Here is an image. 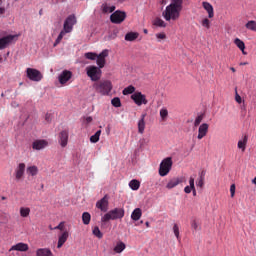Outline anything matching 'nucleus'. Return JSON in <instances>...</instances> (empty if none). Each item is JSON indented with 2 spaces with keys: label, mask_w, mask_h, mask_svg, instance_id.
Wrapping results in <instances>:
<instances>
[{
  "label": "nucleus",
  "mask_w": 256,
  "mask_h": 256,
  "mask_svg": "<svg viewBox=\"0 0 256 256\" xmlns=\"http://www.w3.org/2000/svg\"><path fill=\"white\" fill-rule=\"evenodd\" d=\"M183 11V4L178 0H172V2L166 7L165 11L162 12V17L165 21H177Z\"/></svg>",
  "instance_id": "1"
},
{
  "label": "nucleus",
  "mask_w": 256,
  "mask_h": 256,
  "mask_svg": "<svg viewBox=\"0 0 256 256\" xmlns=\"http://www.w3.org/2000/svg\"><path fill=\"white\" fill-rule=\"evenodd\" d=\"M93 89L99 95L107 96L113 91V83L110 80H100L93 84Z\"/></svg>",
  "instance_id": "2"
},
{
  "label": "nucleus",
  "mask_w": 256,
  "mask_h": 256,
  "mask_svg": "<svg viewBox=\"0 0 256 256\" xmlns=\"http://www.w3.org/2000/svg\"><path fill=\"white\" fill-rule=\"evenodd\" d=\"M125 217V210L123 208H114L101 218L102 223H109V221H116Z\"/></svg>",
  "instance_id": "3"
},
{
  "label": "nucleus",
  "mask_w": 256,
  "mask_h": 256,
  "mask_svg": "<svg viewBox=\"0 0 256 256\" xmlns=\"http://www.w3.org/2000/svg\"><path fill=\"white\" fill-rule=\"evenodd\" d=\"M171 167H173V158L167 157L163 159L159 167V176L166 177V175H169V171H171Z\"/></svg>",
  "instance_id": "4"
},
{
  "label": "nucleus",
  "mask_w": 256,
  "mask_h": 256,
  "mask_svg": "<svg viewBox=\"0 0 256 256\" xmlns=\"http://www.w3.org/2000/svg\"><path fill=\"white\" fill-rule=\"evenodd\" d=\"M86 73L88 75V77L91 79V81H99V79H101V75H102V71L101 68L97 67V66H88L86 68Z\"/></svg>",
  "instance_id": "5"
},
{
  "label": "nucleus",
  "mask_w": 256,
  "mask_h": 256,
  "mask_svg": "<svg viewBox=\"0 0 256 256\" xmlns=\"http://www.w3.org/2000/svg\"><path fill=\"white\" fill-rule=\"evenodd\" d=\"M26 74L28 79H30V81L39 82L41 81V79H43V74H41V71L35 68H27Z\"/></svg>",
  "instance_id": "6"
},
{
  "label": "nucleus",
  "mask_w": 256,
  "mask_h": 256,
  "mask_svg": "<svg viewBox=\"0 0 256 256\" xmlns=\"http://www.w3.org/2000/svg\"><path fill=\"white\" fill-rule=\"evenodd\" d=\"M131 99L136 105H138V107H141V105H147V103H149L147 101V97L141 92H135L132 94Z\"/></svg>",
  "instance_id": "7"
},
{
  "label": "nucleus",
  "mask_w": 256,
  "mask_h": 256,
  "mask_svg": "<svg viewBox=\"0 0 256 256\" xmlns=\"http://www.w3.org/2000/svg\"><path fill=\"white\" fill-rule=\"evenodd\" d=\"M126 17L127 14L125 12L117 10L113 14H111L110 21L119 25V23H123V21H125Z\"/></svg>",
  "instance_id": "8"
},
{
  "label": "nucleus",
  "mask_w": 256,
  "mask_h": 256,
  "mask_svg": "<svg viewBox=\"0 0 256 256\" xmlns=\"http://www.w3.org/2000/svg\"><path fill=\"white\" fill-rule=\"evenodd\" d=\"M75 23H77V18L75 17V15L68 16L63 26L65 33H71L73 31V25H75Z\"/></svg>",
  "instance_id": "9"
},
{
  "label": "nucleus",
  "mask_w": 256,
  "mask_h": 256,
  "mask_svg": "<svg viewBox=\"0 0 256 256\" xmlns=\"http://www.w3.org/2000/svg\"><path fill=\"white\" fill-rule=\"evenodd\" d=\"M96 207L103 213H107V211H109V196L105 195L102 199L97 201Z\"/></svg>",
  "instance_id": "10"
},
{
  "label": "nucleus",
  "mask_w": 256,
  "mask_h": 256,
  "mask_svg": "<svg viewBox=\"0 0 256 256\" xmlns=\"http://www.w3.org/2000/svg\"><path fill=\"white\" fill-rule=\"evenodd\" d=\"M58 143L63 148L67 147V144L69 143V130H62L58 134Z\"/></svg>",
  "instance_id": "11"
},
{
  "label": "nucleus",
  "mask_w": 256,
  "mask_h": 256,
  "mask_svg": "<svg viewBox=\"0 0 256 256\" xmlns=\"http://www.w3.org/2000/svg\"><path fill=\"white\" fill-rule=\"evenodd\" d=\"M73 77V72L69 70H64L61 72V74L58 76V81L60 85H67L69 80Z\"/></svg>",
  "instance_id": "12"
},
{
  "label": "nucleus",
  "mask_w": 256,
  "mask_h": 256,
  "mask_svg": "<svg viewBox=\"0 0 256 256\" xmlns=\"http://www.w3.org/2000/svg\"><path fill=\"white\" fill-rule=\"evenodd\" d=\"M109 56V51L108 50H103L99 55L96 57V63L100 69H103L105 67V58Z\"/></svg>",
  "instance_id": "13"
},
{
  "label": "nucleus",
  "mask_w": 256,
  "mask_h": 256,
  "mask_svg": "<svg viewBox=\"0 0 256 256\" xmlns=\"http://www.w3.org/2000/svg\"><path fill=\"white\" fill-rule=\"evenodd\" d=\"M25 167V163H20L16 167L14 171L16 181H21V179H23V177L25 176Z\"/></svg>",
  "instance_id": "14"
},
{
  "label": "nucleus",
  "mask_w": 256,
  "mask_h": 256,
  "mask_svg": "<svg viewBox=\"0 0 256 256\" xmlns=\"http://www.w3.org/2000/svg\"><path fill=\"white\" fill-rule=\"evenodd\" d=\"M14 39H15V36L13 35H8L0 38V50L6 49V47H9V45L13 43Z\"/></svg>",
  "instance_id": "15"
},
{
  "label": "nucleus",
  "mask_w": 256,
  "mask_h": 256,
  "mask_svg": "<svg viewBox=\"0 0 256 256\" xmlns=\"http://www.w3.org/2000/svg\"><path fill=\"white\" fill-rule=\"evenodd\" d=\"M209 133V124L203 123L198 128V136L197 139L201 140L204 137H207V134Z\"/></svg>",
  "instance_id": "16"
},
{
  "label": "nucleus",
  "mask_w": 256,
  "mask_h": 256,
  "mask_svg": "<svg viewBox=\"0 0 256 256\" xmlns=\"http://www.w3.org/2000/svg\"><path fill=\"white\" fill-rule=\"evenodd\" d=\"M49 145V142L47 140H36L32 143V149L34 151H41V149H45Z\"/></svg>",
  "instance_id": "17"
},
{
  "label": "nucleus",
  "mask_w": 256,
  "mask_h": 256,
  "mask_svg": "<svg viewBox=\"0 0 256 256\" xmlns=\"http://www.w3.org/2000/svg\"><path fill=\"white\" fill-rule=\"evenodd\" d=\"M9 251H21V252L29 251V245L23 242H19L16 245H13Z\"/></svg>",
  "instance_id": "18"
},
{
  "label": "nucleus",
  "mask_w": 256,
  "mask_h": 256,
  "mask_svg": "<svg viewBox=\"0 0 256 256\" xmlns=\"http://www.w3.org/2000/svg\"><path fill=\"white\" fill-rule=\"evenodd\" d=\"M202 7L207 11L209 19H213L215 17V11L213 9V5L209 2H202Z\"/></svg>",
  "instance_id": "19"
},
{
  "label": "nucleus",
  "mask_w": 256,
  "mask_h": 256,
  "mask_svg": "<svg viewBox=\"0 0 256 256\" xmlns=\"http://www.w3.org/2000/svg\"><path fill=\"white\" fill-rule=\"evenodd\" d=\"M67 239H69V232L64 231L59 237H58V244L57 248L61 249L65 243H67Z\"/></svg>",
  "instance_id": "20"
},
{
  "label": "nucleus",
  "mask_w": 256,
  "mask_h": 256,
  "mask_svg": "<svg viewBox=\"0 0 256 256\" xmlns=\"http://www.w3.org/2000/svg\"><path fill=\"white\" fill-rule=\"evenodd\" d=\"M180 183H183V178L175 177L169 180V182L166 185V189H174V187H177Z\"/></svg>",
  "instance_id": "21"
},
{
  "label": "nucleus",
  "mask_w": 256,
  "mask_h": 256,
  "mask_svg": "<svg viewBox=\"0 0 256 256\" xmlns=\"http://www.w3.org/2000/svg\"><path fill=\"white\" fill-rule=\"evenodd\" d=\"M145 117H147V114H142L140 120L138 121V133H140V135L145 133Z\"/></svg>",
  "instance_id": "22"
},
{
  "label": "nucleus",
  "mask_w": 256,
  "mask_h": 256,
  "mask_svg": "<svg viewBox=\"0 0 256 256\" xmlns=\"http://www.w3.org/2000/svg\"><path fill=\"white\" fill-rule=\"evenodd\" d=\"M36 256H53V252L48 248H39L36 251Z\"/></svg>",
  "instance_id": "23"
},
{
  "label": "nucleus",
  "mask_w": 256,
  "mask_h": 256,
  "mask_svg": "<svg viewBox=\"0 0 256 256\" xmlns=\"http://www.w3.org/2000/svg\"><path fill=\"white\" fill-rule=\"evenodd\" d=\"M142 215H143V212L141 211V208H136L133 210L131 214V219L132 221H139Z\"/></svg>",
  "instance_id": "24"
},
{
  "label": "nucleus",
  "mask_w": 256,
  "mask_h": 256,
  "mask_svg": "<svg viewBox=\"0 0 256 256\" xmlns=\"http://www.w3.org/2000/svg\"><path fill=\"white\" fill-rule=\"evenodd\" d=\"M234 44L236 45V47H238V49H240V51H242L243 55H247V52H245V42H243L239 38H236L234 40Z\"/></svg>",
  "instance_id": "25"
},
{
  "label": "nucleus",
  "mask_w": 256,
  "mask_h": 256,
  "mask_svg": "<svg viewBox=\"0 0 256 256\" xmlns=\"http://www.w3.org/2000/svg\"><path fill=\"white\" fill-rule=\"evenodd\" d=\"M247 135L243 137L242 140L238 141V149H241V151L244 153L245 149H247V141H248Z\"/></svg>",
  "instance_id": "26"
},
{
  "label": "nucleus",
  "mask_w": 256,
  "mask_h": 256,
  "mask_svg": "<svg viewBox=\"0 0 256 256\" xmlns=\"http://www.w3.org/2000/svg\"><path fill=\"white\" fill-rule=\"evenodd\" d=\"M138 38H139V33L138 32H128L125 35V41H135Z\"/></svg>",
  "instance_id": "27"
},
{
  "label": "nucleus",
  "mask_w": 256,
  "mask_h": 256,
  "mask_svg": "<svg viewBox=\"0 0 256 256\" xmlns=\"http://www.w3.org/2000/svg\"><path fill=\"white\" fill-rule=\"evenodd\" d=\"M27 175H31V177H35L39 173V168L37 166H29L26 169Z\"/></svg>",
  "instance_id": "28"
},
{
  "label": "nucleus",
  "mask_w": 256,
  "mask_h": 256,
  "mask_svg": "<svg viewBox=\"0 0 256 256\" xmlns=\"http://www.w3.org/2000/svg\"><path fill=\"white\" fill-rule=\"evenodd\" d=\"M129 187L132 189V191H138V189L141 187V182L133 179L129 182Z\"/></svg>",
  "instance_id": "29"
},
{
  "label": "nucleus",
  "mask_w": 256,
  "mask_h": 256,
  "mask_svg": "<svg viewBox=\"0 0 256 256\" xmlns=\"http://www.w3.org/2000/svg\"><path fill=\"white\" fill-rule=\"evenodd\" d=\"M126 245L123 242H118L116 246L114 247V252L115 253H123L126 249Z\"/></svg>",
  "instance_id": "30"
},
{
  "label": "nucleus",
  "mask_w": 256,
  "mask_h": 256,
  "mask_svg": "<svg viewBox=\"0 0 256 256\" xmlns=\"http://www.w3.org/2000/svg\"><path fill=\"white\" fill-rule=\"evenodd\" d=\"M82 223L84 225H89L91 223V214L89 212H84L82 214Z\"/></svg>",
  "instance_id": "31"
},
{
  "label": "nucleus",
  "mask_w": 256,
  "mask_h": 256,
  "mask_svg": "<svg viewBox=\"0 0 256 256\" xmlns=\"http://www.w3.org/2000/svg\"><path fill=\"white\" fill-rule=\"evenodd\" d=\"M31 213V209L29 207H21L20 208V217H28Z\"/></svg>",
  "instance_id": "32"
},
{
  "label": "nucleus",
  "mask_w": 256,
  "mask_h": 256,
  "mask_svg": "<svg viewBox=\"0 0 256 256\" xmlns=\"http://www.w3.org/2000/svg\"><path fill=\"white\" fill-rule=\"evenodd\" d=\"M123 95H133L135 94V87L133 85H130L122 91Z\"/></svg>",
  "instance_id": "33"
},
{
  "label": "nucleus",
  "mask_w": 256,
  "mask_h": 256,
  "mask_svg": "<svg viewBox=\"0 0 256 256\" xmlns=\"http://www.w3.org/2000/svg\"><path fill=\"white\" fill-rule=\"evenodd\" d=\"M100 137H101V130H98L94 135L90 137V142L99 143Z\"/></svg>",
  "instance_id": "34"
},
{
  "label": "nucleus",
  "mask_w": 256,
  "mask_h": 256,
  "mask_svg": "<svg viewBox=\"0 0 256 256\" xmlns=\"http://www.w3.org/2000/svg\"><path fill=\"white\" fill-rule=\"evenodd\" d=\"M92 233L95 237H97L98 239H103V233L101 232V230L99 229V226H95L92 230Z\"/></svg>",
  "instance_id": "35"
},
{
  "label": "nucleus",
  "mask_w": 256,
  "mask_h": 256,
  "mask_svg": "<svg viewBox=\"0 0 256 256\" xmlns=\"http://www.w3.org/2000/svg\"><path fill=\"white\" fill-rule=\"evenodd\" d=\"M153 25H155V27H167V23H165V21H163L161 18H156Z\"/></svg>",
  "instance_id": "36"
},
{
  "label": "nucleus",
  "mask_w": 256,
  "mask_h": 256,
  "mask_svg": "<svg viewBox=\"0 0 256 256\" xmlns=\"http://www.w3.org/2000/svg\"><path fill=\"white\" fill-rule=\"evenodd\" d=\"M69 33V32H65V29H63L60 34L58 35L55 43H54V47H56V45H59V43H61V41L63 40V37H65V34Z\"/></svg>",
  "instance_id": "37"
},
{
  "label": "nucleus",
  "mask_w": 256,
  "mask_h": 256,
  "mask_svg": "<svg viewBox=\"0 0 256 256\" xmlns=\"http://www.w3.org/2000/svg\"><path fill=\"white\" fill-rule=\"evenodd\" d=\"M160 117L162 121H167V117H169V111L166 108H162L160 110Z\"/></svg>",
  "instance_id": "38"
},
{
  "label": "nucleus",
  "mask_w": 256,
  "mask_h": 256,
  "mask_svg": "<svg viewBox=\"0 0 256 256\" xmlns=\"http://www.w3.org/2000/svg\"><path fill=\"white\" fill-rule=\"evenodd\" d=\"M245 27H246V29H249L250 31H256V22L254 20H250L245 25Z\"/></svg>",
  "instance_id": "39"
},
{
  "label": "nucleus",
  "mask_w": 256,
  "mask_h": 256,
  "mask_svg": "<svg viewBox=\"0 0 256 256\" xmlns=\"http://www.w3.org/2000/svg\"><path fill=\"white\" fill-rule=\"evenodd\" d=\"M84 57L86 59H89L90 61H95V59H97V53L87 52V53L84 54Z\"/></svg>",
  "instance_id": "40"
},
{
  "label": "nucleus",
  "mask_w": 256,
  "mask_h": 256,
  "mask_svg": "<svg viewBox=\"0 0 256 256\" xmlns=\"http://www.w3.org/2000/svg\"><path fill=\"white\" fill-rule=\"evenodd\" d=\"M201 25L202 27H204L205 29H211V20H209L208 18H204L201 21Z\"/></svg>",
  "instance_id": "41"
},
{
  "label": "nucleus",
  "mask_w": 256,
  "mask_h": 256,
  "mask_svg": "<svg viewBox=\"0 0 256 256\" xmlns=\"http://www.w3.org/2000/svg\"><path fill=\"white\" fill-rule=\"evenodd\" d=\"M113 11H115V6L103 5V13H113Z\"/></svg>",
  "instance_id": "42"
},
{
  "label": "nucleus",
  "mask_w": 256,
  "mask_h": 256,
  "mask_svg": "<svg viewBox=\"0 0 256 256\" xmlns=\"http://www.w3.org/2000/svg\"><path fill=\"white\" fill-rule=\"evenodd\" d=\"M203 118V114L198 115L194 121V127H199L201 125V122L203 121Z\"/></svg>",
  "instance_id": "43"
},
{
  "label": "nucleus",
  "mask_w": 256,
  "mask_h": 256,
  "mask_svg": "<svg viewBox=\"0 0 256 256\" xmlns=\"http://www.w3.org/2000/svg\"><path fill=\"white\" fill-rule=\"evenodd\" d=\"M113 107H121V98L115 97L111 100Z\"/></svg>",
  "instance_id": "44"
},
{
  "label": "nucleus",
  "mask_w": 256,
  "mask_h": 256,
  "mask_svg": "<svg viewBox=\"0 0 256 256\" xmlns=\"http://www.w3.org/2000/svg\"><path fill=\"white\" fill-rule=\"evenodd\" d=\"M173 231H174V235L177 238V240L181 241V237L179 236V226L177 224H174Z\"/></svg>",
  "instance_id": "45"
},
{
  "label": "nucleus",
  "mask_w": 256,
  "mask_h": 256,
  "mask_svg": "<svg viewBox=\"0 0 256 256\" xmlns=\"http://www.w3.org/2000/svg\"><path fill=\"white\" fill-rule=\"evenodd\" d=\"M189 185L192 190H195V178L190 177L189 179Z\"/></svg>",
  "instance_id": "46"
},
{
  "label": "nucleus",
  "mask_w": 256,
  "mask_h": 256,
  "mask_svg": "<svg viewBox=\"0 0 256 256\" xmlns=\"http://www.w3.org/2000/svg\"><path fill=\"white\" fill-rule=\"evenodd\" d=\"M235 189H236L235 184H232L230 186V195L232 198L235 197Z\"/></svg>",
  "instance_id": "47"
},
{
  "label": "nucleus",
  "mask_w": 256,
  "mask_h": 256,
  "mask_svg": "<svg viewBox=\"0 0 256 256\" xmlns=\"http://www.w3.org/2000/svg\"><path fill=\"white\" fill-rule=\"evenodd\" d=\"M198 187H203L205 185V179L199 178V180L196 182Z\"/></svg>",
  "instance_id": "48"
},
{
  "label": "nucleus",
  "mask_w": 256,
  "mask_h": 256,
  "mask_svg": "<svg viewBox=\"0 0 256 256\" xmlns=\"http://www.w3.org/2000/svg\"><path fill=\"white\" fill-rule=\"evenodd\" d=\"M52 119H53V115L51 113H47L45 115V121H47V123H51Z\"/></svg>",
  "instance_id": "49"
},
{
  "label": "nucleus",
  "mask_w": 256,
  "mask_h": 256,
  "mask_svg": "<svg viewBox=\"0 0 256 256\" xmlns=\"http://www.w3.org/2000/svg\"><path fill=\"white\" fill-rule=\"evenodd\" d=\"M157 39H167V35L165 33L156 34Z\"/></svg>",
  "instance_id": "50"
},
{
  "label": "nucleus",
  "mask_w": 256,
  "mask_h": 256,
  "mask_svg": "<svg viewBox=\"0 0 256 256\" xmlns=\"http://www.w3.org/2000/svg\"><path fill=\"white\" fill-rule=\"evenodd\" d=\"M191 227L192 229H195V231H197V229H199V224H197V221H192L191 223Z\"/></svg>",
  "instance_id": "51"
},
{
  "label": "nucleus",
  "mask_w": 256,
  "mask_h": 256,
  "mask_svg": "<svg viewBox=\"0 0 256 256\" xmlns=\"http://www.w3.org/2000/svg\"><path fill=\"white\" fill-rule=\"evenodd\" d=\"M54 229H59L60 231H63L65 229V223L61 222L59 226H56Z\"/></svg>",
  "instance_id": "52"
},
{
  "label": "nucleus",
  "mask_w": 256,
  "mask_h": 256,
  "mask_svg": "<svg viewBox=\"0 0 256 256\" xmlns=\"http://www.w3.org/2000/svg\"><path fill=\"white\" fill-rule=\"evenodd\" d=\"M235 101H236V103H241V101H242V99H241L239 93H237V91H236V95H235Z\"/></svg>",
  "instance_id": "53"
},
{
  "label": "nucleus",
  "mask_w": 256,
  "mask_h": 256,
  "mask_svg": "<svg viewBox=\"0 0 256 256\" xmlns=\"http://www.w3.org/2000/svg\"><path fill=\"white\" fill-rule=\"evenodd\" d=\"M191 191H193V189L190 188V186H186V187L184 188V192L187 193V194L191 193Z\"/></svg>",
  "instance_id": "54"
},
{
  "label": "nucleus",
  "mask_w": 256,
  "mask_h": 256,
  "mask_svg": "<svg viewBox=\"0 0 256 256\" xmlns=\"http://www.w3.org/2000/svg\"><path fill=\"white\" fill-rule=\"evenodd\" d=\"M149 141H146L145 139L140 140V147H144V145H147Z\"/></svg>",
  "instance_id": "55"
},
{
  "label": "nucleus",
  "mask_w": 256,
  "mask_h": 256,
  "mask_svg": "<svg viewBox=\"0 0 256 256\" xmlns=\"http://www.w3.org/2000/svg\"><path fill=\"white\" fill-rule=\"evenodd\" d=\"M205 174H206L205 170H202V171L200 172L199 179H205Z\"/></svg>",
  "instance_id": "56"
},
{
  "label": "nucleus",
  "mask_w": 256,
  "mask_h": 256,
  "mask_svg": "<svg viewBox=\"0 0 256 256\" xmlns=\"http://www.w3.org/2000/svg\"><path fill=\"white\" fill-rule=\"evenodd\" d=\"M0 15H5V7H0Z\"/></svg>",
  "instance_id": "57"
},
{
  "label": "nucleus",
  "mask_w": 256,
  "mask_h": 256,
  "mask_svg": "<svg viewBox=\"0 0 256 256\" xmlns=\"http://www.w3.org/2000/svg\"><path fill=\"white\" fill-rule=\"evenodd\" d=\"M86 121H87L88 123H91V121H93V118H92V117H87V118H86Z\"/></svg>",
  "instance_id": "58"
},
{
  "label": "nucleus",
  "mask_w": 256,
  "mask_h": 256,
  "mask_svg": "<svg viewBox=\"0 0 256 256\" xmlns=\"http://www.w3.org/2000/svg\"><path fill=\"white\" fill-rule=\"evenodd\" d=\"M230 70L232 73H235V71H236L234 67H231Z\"/></svg>",
  "instance_id": "59"
},
{
  "label": "nucleus",
  "mask_w": 256,
  "mask_h": 256,
  "mask_svg": "<svg viewBox=\"0 0 256 256\" xmlns=\"http://www.w3.org/2000/svg\"><path fill=\"white\" fill-rule=\"evenodd\" d=\"M240 65H249L247 62H241Z\"/></svg>",
  "instance_id": "60"
},
{
  "label": "nucleus",
  "mask_w": 256,
  "mask_h": 256,
  "mask_svg": "<svg viewBox=\"0 0 256 256\" xmlns=\"http://www.w3.org/2000/svg\"><path fill=\"white\" fill-rule=\"evenodd\" d=\"M252 183H254V185H256V176H255V178L252 180Z\"/></svg>",
  "instance_id": "61"
},
{
  "label": "nucleus",
  "mask_w": 256,
  "mask_h": 256,
  "mask_svg": "<svg viewBox=\"0 0 256 256\" xmlns=\"http://www.w3.org/2000/svg\"><path fill=\"white\" fill-rule=\"evenodd\" d=\"M146 227H150L149 222H145Z\"/></svg>",
  "instance_id": "62"
},
{
  "label": "nucleus",
  "mask_w": 256,
  "mask_h": 256,
  "mask_svg": "<svg viewBox=\"0 0 256 256\" xmlns=\"http://www.w3.org/2000/svg\"><path fill=\"white\" fill-rule=\"evenodd\" d=\"M192 191H193V195H197V191H195V188Z\"/></svg>",
  "instance_id": "63"
},
{
  "label": "nucleus",
  "mask_w": 256,
  "mask_h": 256,
  "mask_svg": "<svg viewBox=\"0 0 256 256\" xmlns=\"http://www.w3.org/2000/svg\"><path fill=\"white\" fill-rule=\"evenodd\" d=\"M144 33L147 35V33H148L147 29H144Z\"/></svg>",
  "instance_id": "64"
}]
</instances>
